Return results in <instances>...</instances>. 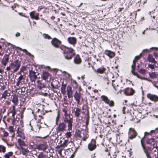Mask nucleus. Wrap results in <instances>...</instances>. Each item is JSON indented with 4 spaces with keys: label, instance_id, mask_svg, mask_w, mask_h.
<instances>
[{
    "label": "nucleus",
    "instance_id": "obj_1",
    "mask_svg": "<svg viewBox=\"0 0 158 158\" xmlns=\"http://www.w3.org/2000/svg\"><path fill=\"white\" fill-rule=\"evenodd\" d=\"M61 49L64 50V56L67 60H70L75 55L74 50L72 48L65 46L60 47Z\"/></svg>",
    "mask_w": 158,
    "mask_h": 158
},
{
    "label": "nucleus",
    "instance_id": "obj_2",
    "mask_svg": "<svg viewBox=\"0 0 158 158\" xmlns=\"http://www.w3.org/2000/svg\"><path fill=\"white\" fill-rule=\"evenodd\" d=\"M141 55V54H140V55L139 56H136L135 58L134 59L133 61V64L131 65V72L132 74L135 76H136L137 77L140 79H143L144 80H146L147 81L152 82V81L149 79L148 78H145V77H141L139 76L137 73L135 72L134 71L135 69V64H136V61L137 60H139L140 58V56Z\"/></svg>",
    "mask_w": 158,
    "mask_h": 158
},
{
    "label": "nucleus",
    "instance_id": "obj_3",
    "mask_svg": "<svg viewBox=\"0 0 158 158\" xmlns=\"http://www.w3.org/2000/svg\"><path fill=\"white\" fill-rule=\"evenodd\" d=\"M21 64V63L19 60H16L12 62L10 64V66L13 69V73H15L18 71L19 69Z\"/></svg>",
    "mask_w": 158,
    "mask_h": 158
},
{
    "label": "nucleus",
    "instance_id": "obj_4",
    "mask_svg": "<svg viewBox=\"0 0 158 158\" xmlns=\"http://www.w3.org/2000/svg\"><path fill=\"white\" fill-rule=\"evenodd\" d=\"M76 136L79 138H81L84 141H85L88 138L89 135L86 131H85L82 134L79 130H76Z\"/></svg>",
    "mask_w": 158,
    "mask_h": 158
},
{
    "label": "nucleus",
    "instance_id": "obj_5",
    "mask_svg": "<svg viewBox=\"0 0 158 158\" xmlns=\"http://www.w3.org/2000/svg\"><path fill=\"white\" fill-rule=\"evenodd\" d=\"M101 98L102 101L110 106L112 107L114 106V102L112 100L110 101L107 96L104 95H102L101 96Z\"/></svg>",
    "mask_w": 158,
    "mask_h": 158
},
{
    "label": "nucleus",
    "instance_id": "obj_6",
    "mask_svg": "<svg viewBox=\"0 0 158 158\" xmlns=\"http://www.w3.org/2000/svg\"><path fill=\"white\" fill-rule=\"evenodd\" d=\"M137 135V133L134 129L132 128H131L129 129L128 132L129 139H132L135 138Z\"/></svg>",
    "mask_w": 158,
    "mask_h": 158
},
{
    "label": "nucleus",
    "instance_id": "obj_7",
    "mask_svg": "<svg viewBox=\"0 0 158 158\" xmlns=\"http://www.w3.org/2000/svg\"><path fill=\"white\" fill-rule=\"evenodd\" d=\"M52 45L56 48H58L61 44V41L56 38H53L51 42Z\"/></svg>",
    "mask_w": 158,
    "mask_h": 158
},
{
    "label": "nucleus",
    "instance_id": "obj_8",
    "mask_svg": "<svg viewBox=\"0 0 158 158\" xmlns=\"http://www.w3.org/2000/svg\"><path fill=\"white\" fill-rule=\"evenodd\" d=\"M147 96L149 99L152 101L155 102H158V96L156 94L148 93L147 94Z\"/></svg>",
    "mask_w": 158,
    "mask_h": 158
},
{
    "label": "nucleus",
    "instance_id": "obj_9",
    "mask_svg": "<svg viewBox=\"0 0 158 158\" xmlns=\"http://www.w3.org/2000/svg\"><path fill=\"white\" fill-rule=\"evenodd\" d=\"M143 139H142L141 140V142L142 145V146L143 147V148L144 150V152L145 153L146 157L148 158H152V157L150 156V153L149 152V150H150V148L148 147V148H146L144 147V145L143 143Z\"/></svg>",
    "mask_w": 158,
    "mask_h": 158
},
{
    "label": "nucleus",
    "instance_id": "obj_10",
    "mask_svg": "<svg viewBox=\"0 0 158 158\" xmlns=\"http://www.w3.org/2000/svg\"><path fill=\"white\" fill-rule=\"evenodd\" d=\"M66 124L64 122L60 123L56 127V130L58 132L64 131L66 128Z\"/></svg>",
    "mask_w": 158,
    "mask_h": 158
},
{
    "label": "nucleus",
    "instance_id": "obj_11",
    "mask_svg": "<svg viewBox=\"0 0 158 158\" xmlns=\"http://www.w3.org/2000/svg\"><path fill=\"white\" fill-rule=\"evenodd\" d=\"M48 148V145L46 143H43L37 145L36 148L43 151L45 150Z\"/></svg>",
    "mask_w": 158,
    "mask_h": 158
},
{
    "label": "nucleus",
    "instance_id": "obj_12",
    "mask_svg": "<svg viewBox=\"0 0 158 158\" xmlns=\"http://www.w3.org/2000/svg\"><path fill=\"white\" fill-rule=\"evenodd\" d=\"M9 60V56L8 55H5L1 60V63L2 65L5 66Z\"/></svg>",
    "mask_w": 158,
    "mask_h": 158
},
{
    "label": "nucleus",
    "instance_id": "obj_13",
    "mask_svg": "<svg viewBox=\"0 0 158 158\" xmlns=\"http://www.w3.org/2000/svg\"><path fill=\"white\" fill-rule=\"evenodd\" d=\"M135 92L134 90L132 88H127L124 90V93L127 95H133Z\"/></svg>",
    "mask_w": 158,
    "mask_h": 158
},
{
    "label": "nucleus",
    "instance_id": "obj_14",
    "mask_svg": "<svg viewBox=\"0 0 158 158\" xmlns=\"http://www.w3.org/2000/svg\"><path fill=\"white\" fill-rule=\"evenodd\" d=\"M81 95V94L80 93L78 92L77 91H76L75 92V94L74 95V97L76 101L77 102L78 104H79Z\"/></svg>",
    "mask_w": 158,
    "mask_h": 158
},
{
    "label": "nucleus",
    "instance_id": "obj_15",
    "mask_svg": "<svg viewBox=\"0 0 158 158\" xmlns=\"http://www.w3.org/2000/svg\"><path fill=\"white\" fill-rule=\"evenodd\" d=\"M29 14L31 18L32 19H35L36 20L39 19V14L38 13L35 14V11H34L30 12Z\"/></svg>",
    "mask_w": 158,
    "mask_h": 158
},
{
    "label": "nucleus",
    "instance_id": "obj_16",
    "mask_svg": "<svg viewBox=\"0 0 158 158\" xmlns=\"http://www.w3.org/2000/svg\"><path fill=\"white\" fill-rule=\"evenodd\" d=\"M96 146L95 144V141H92L89 143L88 145L89 149L91 151L94 150L96 148Z\"/></svg>",
    "mask_w": 158,
    "mask_h": 158
},
{
    "label": "nucleus",
    "instance_id": "obj_17",
    "mask_svg": "<svg viewBox=\"0 0 158 158\" xmlns=\"http://www.w3.org/2000/svg\"><path fill=\"white\" fill-rule=\"evenodd\" d=\"M94 72L97 74L98 73L103 74L104 73L106 70V68L103 67H100L98 68L97 69H94Z\"/></svg>",
    "mask_w": 158,
    "mask_h": 158
},
{
    "label": "nucleus",
    "instance_id": "obj_18",
    "mask_svg": "<svg viewBox=\"0 0 158 158\" xmlns=\"http://www.w3.org/2000/svg\"><path fill=\"white\" fill-rule=\"evenodd\" d=\"M17 133L18 134V136L20 137L23 139H25V137L23 133V131L21 129L18 128L17 130Z\"/></svg>",
    "mask_w": 158,
    "mask_h": 158
},
{
    "label": "nucleus",
    "instance_id": "obj_19",
    "mask_svg": "<svg viewBox=\"0 0 158 158\" xmlns=\"http://www.w3.org/2000/svg\"><path fill=\"white\" fill-rule=\"evenodd\" d=\"M67 92L69 98H72L73 92L72 90V87L70 86H68L67 89Z\"/></svg>",
    "mask_w": 158,
    "mask_h": 158
},
{
    "label": "nucleus",
    "instance_id": "obj_20",
    "mask_svg": "<svg viewBox=\"0 0 158 158\" xmlns=\"http://www.w3.org/2000/svg\"><path fill=\"white\" fill-rule=\"evenodd\" d=\"M105 54L107 55L110 58H112L115 56V53L110 50H106L105 51Z\"/></svg>",
    "mask_w": 158,
    "mask_h": 158
},
{
    "label": "nucleus",
    "instance_id": "obj_21",
    "mask_svg": "<svg viewBox=\"0 0 158 158\" xmlns=\"http://www.w3.org/2000/svg\"><path fill=\"white\" fill-rule=\"evenodd\" d=\"M68 40L69 43L72 44H75L76 43V39L74 37H69Z\"/></svg>",
    "mask_w": 158,
    "mask_h": 158
},
{
    "label": "nucleus",
    "instance_id": "obj_22",
    "mask_svg": "<svg viewBox=\"0 0 158 158\" xmlns=\"http://www.w3.org/2000/svg\"><path fill=\"white\" fill-rule=\"evenodd\" d=\"M73 61L74 63L77 64H79L81 62V59L78 55L76 56L74 59Z\"/></svg>",
    "mask_w": 158,
    "mask_h": 158
},
{
    "label": "nucleus",
    "instance_id": "obj_23",
    "mask_svg": "<svg viewBox=\"0 0 158 158\" xmlns=\"http://www.w3.org/2000/svg\"><path fill=\"white\" fill-rule=\"evenodd\" d=\"M74 111L75 116L77 117H79L81 113V109L78 108H75Z\"/></svg>",
    "mask_w": 158,
    "mask_h": 158
},
{
    "label": "nucleus",
    "instance_id": "obj_24",
    "mask_svg": "<svg viewBox=\"0 0 158 158\" xmlns=\"http://www.w3.org/2000/svg\"><path fill=\"white\" fill-rule=\"evenodd\" d=\"M50 77V74L48 72H43L42 75V77L44 80H46Z\"/></svg>",
    "mask_w": 158,
    "mask_h": 158
},
{
    "label": "nucleus",
    "instance_id": "obj_25",
    "mask_svg": "<svg viewBox=\"0 0 158 158\" xmlns=\"http://www.w3.org/2000/svg\"><path fill=\"white\" fill-rule=\"evenodd\" d=\"M147 59L149 62L153 63L155 64L156 63V61L155 60L154 58H153V56L152 55H148V56Z\"/></svg>",
    "mask_w": 158,
    "mask_h": 158
},
{
    "label": "nucleus",
    "instance_id": "obj_26",
    "mask_svg": "<svg viewBox=\"0 0 158 158\" xmlns=\"http://www.w3.org/2000/svg\"><path fill=\"white\" fill-rule=\"evenodd\" d=\"M68 123V130L69 131H72L73 127V120L70 121Z\"/></svg>",
    "mask_w": 158,
    "mask_h": 158
},
{
    "label": "nucleus",
    "instance_id": "obj_27",
    "mask_svg": "<svg viewBox=\"0 0 158 158\" xmlns=\"http://www.w3.org/2000/svg\"><path fill=\"white\" fill-rule=\"evenodd\" d=\"M66 85L62 83V86L61 87V91L62 93L64 94H66Z\"/></svg>",
    "mask_w": 158,
    "mask_h": 158
},
{
    "label": "nucleus",
    "instance_id": "obj_28",
    "mask_svg": "<svg viewBox=\"0 0 158 158\" xmlns=\"http://www.w3.org/2000/svg\"><path fill=\"white\" fill-rule=\"evenodd\" d=\"M23 78V76L21 75L17 79L18 81L16 83V85L19 86L20 85H22L21 81Z\"/></svg>",
    "mask_w": 158,
    "mask_h": 158
},
{
    "label": "nucleus",
    "instance_id": "obj_29",
    "mask_svg": "<svg viewBox=\"0 0 158 158\" xmlns=\"http://www.w3.org/2000/svg\"><path fill=\"white\" fill-rule=\"evenodd\" d=\"M37 87L40 89H41L42 88L45 87V85L44 84L41 83L40 81H37Z\"/></svg>",
    "mask_w": 158,
    "mask_h": 158
},
{
    "label": "nucleus",
    "instance_id": "obj_30",
    "mask_svg": "<svg viewBox=\"0 0 158 158\" xmlns=\"http://www.w3.org/2000/svg\"><path fill=\"white\" fill-rule=\"evenodd\" d=\"M20 149H21V151L23 155H25L29 152V150L27 148L21 147Z\"/></svg>",
    "mask_w": 158,
    "mask_h": 158
},
{
    "label": "nucleus",
    "instance_id": "obj_31",
    "mask_svg": "<svg viewBox=\"0 0 158 158\" xmlns=\"http://www.w3.org/2000/svg\"><path fill=\"white\" fill-rule=\"evenodd\" d=\"M13 153L12 152H9L4 155V157L5 158H10V156L13 155Z\"/></svg>",
    "mask_w": 158,
    "mask_h": 158
},
{
    "label": "nucleus",
    "instance_id": "obj_32",
    "mask_svg": "<svg viewBox=\"0 0 158 158\" xmlns=\"http://www.w3.org/2000/svg\"><path fill=\"white\" fill-rule=\"evenodd\" d=\"M10 95V94L7 92V90H5L2 94V95L1 98H5L6 96H9Z\"/></svg>",
    "mask_w": 158,
    "mask_h": 158
},
{
    "label": "nucleus",
    "instance_id": "obj_33",
    "mask_svg": "<svg viewBox=\"0 0 158 158\" xmlns=\"http://www.w3.org/2000/svg\"><path fill=\"white\" fill-rule=\"evenodd\" d=\"M6 151V147L2 145H0V152L4 153Z\"/></svg>",
    "mask_w": 158,
    "mask_h": 158
},
{
    "label": "nucleus",
    "instance_id": "obj_34",
    "mask_svg": "<svg viewBox=\"0 0 158 158\" xmlns=\"http://www.w3.org/2000/svg\"><path fill=\"white\" fill-rule=\"evenodd\" d=\"M42 123H38L37 124L36 126L35 127V128L36 131H39L40 129L42 127L41 124H42Z\"/></svg>",
    "mask_w": 158,
    "mask_h": 158
},
{
    "label": "nucleus",
    "instance_id": "obj_35",
    "mask_svg": "<svg viewBox=\"0 0 158 158\" xmlns=\"http://www.w3.org/2000/svg\"><path fill=\"white\" fill-rule=\"evenodd\" d=\"M72 120V118L70 117L69 118V116L64 117V122L65 123H68Z\"/></svg>",
    "mask_w": 158,
    "mask_h": 158
},
{
    "label": "nucleus",
    "instance_id": "obj_36",
    "mask_svg": "<svg viewBox=\"0 0 158 158\" xmlns=\"http://www.w3.org/2000/svg\"><path fill=\"white\" fill-rule=\"evenodd\" d=\"M18 101V99L17 97L16 96H14L12 100V101L15 105H17Z\"/></svg>",
    "mask_w": 158,
    "mask_h": 158
},
{
    "label": "nucleus",
    "instance_id": "obj_37",
    "mask_svg": "<svg viewBox=\"0 0 158 158\" xmlns=\"http://www.w3.org/2000/svg\"><path fill=\"white\" fill-rule=\"evenodd\" d=\"M18 48L21 51H23L24 52L26 53V55H28L30 56L31 55V54L26 49H22V48L20 47H18Z\"/></svg>",
    "mask_w": 158,
    "mask_h": 158
},
{
    "label": "nucleus",
    "instance_id": "obj_38",
    "mask_svg": "<svg viewBox=\"0 0 158 158\" xmlns=\"http://www.w3.org/2000/svg\"><path fill=\"white\" fill-rule=\"evenodd\" d=\"M155 142V140L153 138H151L148 139L147 141V143L148 144H151L152 143H154Z\"/></svg>",
    "mask_w": 158,
    "mask_h": 158
},
{
    "label": "nucleus",
    "instance_id": "obj_39",
    "mask_svg": "<svg viewBox=\"0 0 158 158\" xmlns=\"http://www.w3.org/2000/svg\"><path fill=\"white\" fill-rule=\"evenodd\" d=\"M147 72V70L143 68H141L139 70V72L143 75H145L146 74Z\"/></svg>",
    "mask_w": 158,
    "mask_h": 158
},
{
    "label": "nucleus",
    "instance_id": "obj_40",
    "mask_svg": "<svg viewBox=\"0 0 158 158\" xmlns=\"http://www.w3.org/2000/svg\"><path fill=\"white\" fill-rule=\"evenodd\" d=\"M18 142L19 143V145L21 146H24L25 145V144L24 142L20 139H18Z\"/></svg>",
    "mask_w": 158,
    "mask_h": 158
},
{
    "label": "nucleus",
    "instance_id": "obj_41",
    "mask_svg": "<svg viewBox=\"0 0 158 158\" xmlns=\"http://www.w3.org/2000/svg\"><path fill=\"white\" fill-rule=\"evenodd\" d=\"M149 77L151 78H154L156 77V75L154 72L149 73Z\"/></svg>",
    "mask_w": 158,
    "mask_h": 158
},
{
    "label": "nucleus",
    "instance_id": "obj_42",
    "mask_svg": "<svg viewBox=\"0 0 158 158\" xmlns=\"http://www.w3.org/2000/svg\"><path fill=\"white\" fill-rule=\"evenodd\" d=\"M43 36L44 39H48V40H50L51 39V36L47 34H44L43 35Z\"/></svg>",
    "mask_w": 158,
    "mask_h": 158
},
{
    "label": "nucleus",
    "instance_id": "obj_43",
    "mask_svg": "<svg viewBox=\"0 0 158 158\" xmlns=\"http://www.w3.org/2000/svg\"><path fill=\"white\" fill-rule=\"evenodd\" d=\"M46 156L45 155H44L42 153H41L37 157V158H46Z\"/></svg>",
    "mask_w": 158,
    "mask_h": 158
},
{
    "label": "nucleus",
    "instance_id": "obj_44",
    "mask_svg": "<svg viewBox=\"0 0 158 158\" xmlns=\"http://www.w3.org/2000/svg\"><path fill=\"white\" fill-rule=\"evenodd\" d=\"M69 142L68 140H65L61 144L62 146L63 147H66L68 144Z\"/></svg>",
    "mask_w": 158,
    "mask_h": 158
},
{
    "label": "nucleus",
    "instance_id": "obj_45",
    "mask_svg": "<svg viewBox=\"0 0 158 158\" xmlns=\"http://www.w3.org/2000/svg\"><path fill=\"white\" fill-rule=\"evenodd\" d=\"M11 113L12 114V116L13 117H15V115L16 114V112L15 111V107L14 106H13V109L11 111Z\"/></svg>",
    "mask_w": 158,
    "mask_h": 158
},
{
    "label": "nucleus",
    "instance_id": "obj_46",
    "mask_svg": "<svg viewBox=\"0 0 158 158\" xmlns=\"http://www.w3.org/2000/svg\"><path fill=\"white\" fill-rule=\"evenodd\" d=\"M63 111L64 113V117L69 116V118H70V115L68 114L67 113V111L65 109H63Z\"/></svg>",
    "mask_w": 158,
    "mask_h": 158
},
{
    "label": "nucleus",
    "instance_id": "obj_47",
    "mask_svg": "<svg viewBox=\"0 0 158 158\" xmlns=\"http://www.w3.org/2000/svg\"><path fill=\"white\" fill-rule=\"evenodd\" d=\"M26 68L25 66H22L20 69V71L19 74L20 73V72H23L26 69Z\"/></svg>",
    "mask_w": 158,
    "mask_h": 158
},
{
    "label": "nucleus",
    "instance_id": "obj_48",
    "mask_svg": "<svg viewBox=\"0 0 158 158\" xmlns=\"http://www.w3.org/2000/svg\"><path fill=\"white\" fill-rule=\"evenodd\" d=\"M44 6H39L38 7L37 10L38 11H40L42 9H44Z\"/></svg>",
    "mask_w": 158,
    "mask_h": 158
},
{
    "label": "nucleus",
    "instance_id": "obj_49",
    "mask_svg": "<svg viewBox=\"0 0 158 158\" xmlns=\"http://www.w3.org/2000/svg\"><path fill=\"white\" fill-rule=\"evenodd\" d=\"M3 136L5 137H7L8 136V133L7 132L4 131H3Z\"/></svg>",
    "mask_w": 158,
    "mask_h": 158
},
{
    "label": "nucleus",
    "instance_id": "obj_50",
    "mask_svg": "<svg viewBox=\"0 0 158 158\" xmlns=\"http://www.w3.org/2000/svg\"><path fill=\"white\" fill-rule=\"evenodd\" d=\"M9 131L11 132H14V128L12 126H10L9 127Z\"/></svg>",
    "mask_w": 158,
    "mask_h": 158
},
{
    "label": "nucleus",
    "instance_id": "obj_51",
    "mask_svg": "<svg viewBox=\"0 0 158 158\" xmlns=\"http://www.w3.org/2000/svg\"><path fill=\"white\" fill-rule=\"evenodd\" d=\"M59 114L58 113L56 117V123L57 124L58 123V121L59 120Z\"/></svg>",
    "mask_w": 158,
    "mask_h": 158
},
{
    "label": "nucleus",
    "instance_id": "obj_52",
    "mask_svg": "<svg viewBox=\"0 0 158 158\" xmlns=\"http://www.w3.org/2000/svg\"><path fill=\"white\" fill-rule=\"evenodd\" d=\"M66 136L68 137H70L71 136V133L70 132H68L66 134Z\"/></svg>",
    "mask_w": 158,
    "mask_h": 158
},
{
    "label": "nucleus",
    "instance_id": "obj_53",
    "mask_svg": "<svg viewBox=\"0 0 158 158\" xmlns=\"http://www.w3.org/2000/svg\"><path fill=\"white\" fill-rule=\"evenodd\" d=\"M148 67L150 68L151 69H154L155 68L154 65H152L151 64H149L148 65Z\"/></svg>",
    "mask_w": 158,
    "mask_h": 158
},
{
    "label": "nucleus",
    "instance_id": "obj_54",
    "mask_svg": "<svg viewBox=\"0 0 158 158\" xmlns=\"http://www.w3.org/2000/svg\"><path fill=\"white\" fill-rule=\"evenodd\" d=\"M153 149H154V151L155 152H158V151L157 147L156 146H155V145H154Z\"/></svg>",
    "mask_w": 158,
    "mask_h": 158
},
{
    "label": "nucleus",
    "instance_id": "obj_55",
    "mask_svg": "<svg viewBox=\"0 0 158 158\" xmlns=\"http://www.w3.org/2000/svg\"><path fill=\"white\" fill-rule=\"evenodd\" d=\"M126 109V107L124 106L123 107V109H122V112H123V114H125L126 113V112H125Z\"/></svg>",
    "mask_w": 158,
    "mask_h": 158
},
{
    "label": "nucleus",
    "instance_id": "obj_56",
    "mask_svg": "<svg viewBox=\"0 0 158 158\" xmlns=\"http://www.w3.org/2000/svg\"><path fill=\"white\" fill-rule=\"evenodd\" d=\"M65 75L66 76V77L69 78L70 76V75L69 73L67 72H65Z\"/></svg>",
    "mask_w": 158,
    "mask_h": 158
},
{
    "label": "nucleus",
    "instance_id": "obj_57",
    "mask_svg": "<svg viewBox=\"0 0 158 158\" xmlns=\"http://www.w3.org/2000/svg\"><path fill=\"white\" fill-rule=\"evenodd\" d=\"M12 120V122L13 124H14L15 122V117H13V118H12L11 119Z\"/></svg>",
    "mask_w": 158,
    "mask_h": 158
},
{
    "label": "nucleus",
    "instance_id": "obj_58",
    "mask_svg": "<svg viewBox=\"0 0 158 158\" xmlns=\"http://www.w3.org/2000/svg\"><path fill=\"white\" fill-rule=\"evenodd\" d=\"M103 79H105V80L107 81V85H108L109 84V81H108V78L107 77H103Z\"/></svg>",
    "mask_w": 158,
    "mask_h": 158
},
{
    "label": "nucleus",
    "instance_id": "obj_59",
    "mask_svg": "<svg viewBox=\"0 0 158 158\" xmlns=\"http://www.w3.org/2000/svg\"><path fill=\"white\" fill-rule=\"evenodd\" d=\"M11 69V67L10 66H9L7 67H6V70L7 71H9Z\"/></svg>",
    "mask_w": 158,
    "mask_h": 158
},
{
    "label": "nucleus",
    "instance_id": "obj_60",
    "mask_svg": "<svg viewBox=\"0 0 158 158\" xmlns=\"http://www.w3.org/2000/svg\"><path fill=\"white\" fill-rule=\"evenodd\" d=\"M114 81V80H113L112 81V86H113L114 88V89L115 90H116V89L115 87V85L113 83V82Z\"/></svg>",
    "mask_w": 158,
    "mask_h": 158
},
{
    "label": "nucleus",
    "instance_id": "obj_61",
    "mask_svg": "<svg viewBox=\"0 0 158 158\" xmlns=\"http://www.w3.org/2000/svg\"><path fill=\"white\" fill-rule=\"evenodd\" d=\"M73 83L75 84L77 86L78 85L77 82L75 80H73Z\"/></svg>",
    "mask_w": 158,
    "mask_h": 158
},
{
    "label": "nucleus",
    "instance_id": "obj_62",
    "mask_svg": "<svg viewBox=\"0 0 158 158\" xmlns=\"http://www.w3.org/2000/svg\"><path fill=\"white\" fill-rule=\"evenodd\" d=\"M20 35V34L19 32H17L15 34V36L16 37H19Z\"/></svg>",
    "mask_w": 158,
    "mask_h": 158
},
{
    "label": "nucleus",
    "instance_id": "obj_63",
    "mask_svg": "<svg viewBox=\"0 0 158 158\" xmlns=\"http://www.w3.org/2000/svg\"><path fill=\"white\" fill-rule=\"evenodd\" d=\"M150 133H149L147 132H146L144 133V136H146L148 135H150Z\"/></svg>",
    "mask_w": 158,
    "mask_h": 158
},
{
    "label": "nucleus",
    "instance_id": "obj_64",
    "mask_svg": "<svg viewBox=\"0 0 158 158\" xmlns=\"http://www.w3.org/2000/svg\"><path fill=\"white\" fill-rule=\"evenodd\" d=\"M155 132V130H152L150 131V134L152 133Z\"/></svg>",
    "mask_w": 158,
    "mask_h": 158
}]
</instances>
